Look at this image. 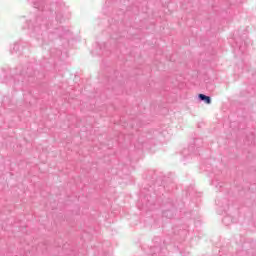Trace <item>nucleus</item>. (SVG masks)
<instances>
[{
	"instance_id": "obj_1",
	"label": "nucleus",
	"mask_w": 256,
	"mask_h": 256,
	"mask_svg": "<svg viewBox=\"0 0 256 256\" xmlns=\"http://www.w3.org/2000/svg\"><path fill=\"white\" fill-rule=\"evenodd\" d=\"M198 97L199 99H201V101H204L207 105H211V97L206 96L204 94H199Z\"/></svg>"
}]
</instances>
